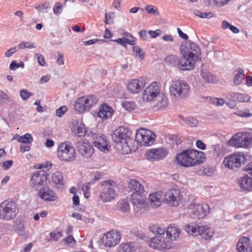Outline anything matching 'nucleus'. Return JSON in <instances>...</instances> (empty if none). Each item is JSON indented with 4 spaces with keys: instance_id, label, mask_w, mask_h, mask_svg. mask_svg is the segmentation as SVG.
Segmentation results:
<instances>
[{
    "instance_id": "obj_1",
    "label": "nucleus",
    "mask_w": 252,
    "mask_h": 252,
    "mask_svg": "<svg viewBox=\"0 0 252 252\" xmlns=\"http://www.w3.org/2000/svg\"><path fill=\"white\" fill-rule=\"evenodd\" d=\"M131 131L128 128L120 126L111 134V138L116 144L117 148L123 154H128L132 150L133 139L130 137Z\"/></svg>"
},
{
    "instance_id": "obj_2",
    "label": "nucleus",
    "mask_w": 252,
    "mask_h": 252,
    "mask_svg": "<svg viewBox=\"0 0 252 252\" xmlns=\"http://www.w3.org/2000/svg\"><path fill=\"white\" fill-rule=\"evenodd\" d=\"M188 42H189V45H187V41L182 42L180 52L184 57V60H186V62H188V65H186L187 68L193 69L195 63L201 60V51L197 44L190 41Z\"/></svg>"
},
{
    "instance_id": "obj_3",
    "label": "nucleus",
    "mask_w": 252,
    "mask_h": 252,
    "mask_svg": "<svg viewBox=\"0 0 252 252\" xmlns=\"http://www.w3.org/2000/svg\"><path fill=\"white\" fill-rule=\"evenodd\" d=\"M101 185L103 188L99 193V198L103 202H110L117 197L116 182L108 180L101 182Z\"/></svg>"
},
{
    "instance_id": "obj_4",
    "label": "nucleus",
    "mask_w": 252,
    "mask_h": 252,
    "mask_svg": "<svg viewBox=\"0 0 252 252\" xmlns=\"http://www.w3.org/2000/svg\"><path fill=\"white\" fill-rule=\"evenodd\" d=\"M19 213L16 203L12 200H5L0 204V219L9 221L16 218Z\"/></svg>"
},
{
    "instance_id": "obj_5",
    "label": "nucleus",
    "mask_w": 252,
    "mask_h": 252,
    "mask_svg": "<svg viewBox=\"0 0 252 252\" xmlns=\"http://www.w3.org/2000/svg\"><path fill=\"white\" fill-rule=\"evenodd\" d=\"M190 86L185 81L176 80L172 81L169 88V93L171 96L177 99H185L189 93Z\"/></svg>"
},
{
    "instance_id": "obj_6",
    "label": "nucleus",
    "mask_w": 252,
    "mask_h": 252,
    "mask_svg": "<svg viewBox=\"0 0 252 252\" xmlns=\"http://www.w3.org/2000/svg\"><path fill=\"white\" fill-rule=\"evenodd\" d=\"M230 146L237 148L250 149L252 147V133L239 132L229 140Z\"/></svg>"
},
{
    "instance_id": "obj_7",
    "label": "nucleus",
    "mask_w": 252,
    "mask_h": 252,
    "mask_svg": "<svg viewBox=\"0 0 252 252\" xmlns=\"http://www.w3.org/2000/svg\"><path fill=\"white\" fill-rule=\"evenodd\" d=\"M246 160L243 153H234L224 158L223 164L226 167L236 171L245 164Z\"/></svg>"
},
{
    "instance_id": "obj_8",
    "label": "nucleus",
    "mask_w": 252,
    "mask_h": 252,
    "mask_svg": "<svg viewBox=\"0 0 252 252\" xmlns=\"http://www.w3.org/2000/svg\"><path fill=\"white\" fill-rule=\"evenodd\" d=\"M58 157L61 160L70 162L76 158V151L74 148L68 142L61 143L57 150Z\"/></svg>"
},
{
    "instance_id": "obj_9",
    "label": "nucleus",
    "mask_w": 252,
    "mask_h": 252,
    "mask_svg": "<svg viewBox=\"0 0 252 252\" xmlns=\"http://www.w3.org/2000/svg\"><path fill=\"white\" fill-rule=\"evenodd\" d=\"M185 230L189 234L195 236L200 235L205 240L210 239L213 236V233L208 227L200 225L196 223H191L186 226Z\"/></svg>"
},
{
    "instance_id": "obj_10",
    "label": "nucleus",
    "mask_w": 252,
    "mask_h": 252,
    "mask_svg": "<svg viewBox=\"0 0 252 252\" xmlns=\"http://www.w3.org/2000/svg\"><path fill=\"white\" fill-rule=\"evenodd\" d=\"M153 135H155L151 131L145 128L136 130L135 141L141 146H149L153 144L155 139Z\"/></svg>"
},
{
    "instance_id": "obj_11",
    "label": "nucleus",
    "mask_w": 252,
    "mask_h": 252,
    "mask_svg": "<svg viewBox=\"0 0 252 252\" xmlns=\"http://www.w3.org/2000/svg\"><path fill=\"white\" fill-rule=\"evenodd\" d=\"M176 160L180 165L186 167L195 166L197 161L193 158L192 149L184 150L178 154L176 156Z\"/></svg>"
},
{
    "instance_id": "obj_12",
    "label": "nucleus",
    "mask_w": 252,
    "mask_h": 252,
    "mask_svg": "<svg viewBox=\"0 0 252 252\" xmlns=\"http://www.w3.org/2000/svg\"><path fill=\"white\" fill-rule=\"evenodd\" d=\"M160 93V86L157 82L152 83L147 86L142 94L144 101L150 102L155 100Z\"/></svg>"
},
{
    "instance_id": "obj_13",
    "label": "nucleus",
    "mask_w": 252,
    "mask_h": 252,
    "mask_svg": "<svg viewBox=\"0 0 252 252\" xmlns=\"http://www.w3.org/2000/svg\"><path fill=\"white\" fill-rule=\"evenodd\" d=\"M190 216L193 219H201L207 215L209 211V207L207 204H199L191 203L189 207Z\"/></svg>"
},
{
    "instance_id": "obj_14",
    "label": "nucleus",
    "mask_w": 252,
    "mask_h": 252,
    "mask_svg": "<svg viewBox=\"0 0 252 252\" xmlns=\"http://www.w3.org/2000/svg\"><path fill=\"white\" fill-rule=\"evenodd\" d=\"M49 174L44 171H38L33 173L31 179V185L38 190L40 187H44L46 184Z\"/></svg>"
},
{
    "instance_id": "obj_15",
    "label": "nucleus",
    "mask_w": 252,
    "mask_h": 252,
    "mask_svg": "<svg viewBox=\"0 0 252 252\" xmlns=\"http://www.w3.org/2000/svg\"><path fill=\"white\" fill-rule=\"evenodd\" d=\"M243 170L250 172L241 178L239 181V185L244 190L252 191V161L247 165Z\"/></svg>"
},
{
    "instance_id": "obj_16",
    "label": "nucleus",
    "mask_w": 252,
    "mask_h": 252,
    "mask_svg": "<svg viewBox=\"0 0 252 252\" xmlns=\"http://www.w3.org/2000/svg\"><path fill=\"white\" fill-rule=\"evenodd\" d=\"M149 245L150 247L160 251L169 250L171 247L170 241L160 235L152 238Z\"/></svg>"
},
{
    "instance_id": "obj_17",
    "label": "nucleus",
    "mask_w": 252,
    "mask_h": 252,
    "mask_svg": "<svg viewBox=\"0 0 252 252\" xmlns=\"http://www.w3.org/2000/svg\"><path fill=\"white\" fill-rule=\"evenodd\" d=\"M120 233L118 231L112 230L103 235L101 238L103 244L108 247H112L117 245L120 241Z\"/></svg>"
},
{
    "instance_id": "obj_18",
    "label": "nucleus",
    "mask_w": 252,
    "mask_h": 252,
    "mask_svg": "<svg viewBox=\"0 0 252 252\" xmlns=\"http://www.w3.org/2000/svg\"><path fill=\"white\" fill-rule=\"evenodd\" d=\"M147 83V79L141 77L129 81L127 84V88L131 94H139Z\"/></svg>"
},
{
    "instance_id": "obj_19",
    "label": "nucleus",
    "mask_w": 252,
    "mask_h": 252,
    "mask_svg": "<svg viewBox=\"0 0 252 252\" xmlns=\"http://www.w3.org/2000/svg\"><path fill=\"white\" fill-rule=\"evenodd\" d=\"M180 191L179 189H169L164 195V200L170 206L177 207L180 200Z\"/></svg>"
},
{
    "instance_id": "obj_20",
    "label": "nucleus",
    "mask_w": 252,
    "mask_h": 252,
    "mask_svg": "<svg viewBox=\"0 0 252 252\" xmlns=\"http://www.w3.org/2000/svg\"><path fill=\"white\" fill-rule=\"evenodd\" d=\"M165 62L168 63L171 66H178V68H181L183 70H189L191 69L186 68V64L188 65V62H186V60H184V57L179 59V57L177 56L170 55L167 56L165 58Z\"/></svg>"
},
{
    "instance_id": "obj_21",
    "label": "nucleus",
    "mask_w": 252,
    "mask_h": 252,
    "mask_svg": "<svg viewBox=\"0 0 252 252\" xmlns=\"http://www.w3.org/2000/svg\"><path fill=\"white\" fill-rule=\"evenodd\" d=\"M76 147L79 153L85 158H90L94 152L93 145L87 140L79 142Z\"/></svg>"
},
{
    "instance_id": "obj_22",
    "label": "nucleus",
    "mask_w": 252,
    "mask_h": 252,
    "mask_svg": "<svg viewBox=\"0 0 252 252\" xmlns=\"http://www.w3.org/2000/svg\"><path fill=\"white\" fill-rule=\"evenodd\" d=\"M38 196L41 199L45 201H54L58 198V196L55 192L49 189L48 186H45L39 189Z\"/></svg>"
},
{
    "instance_id": "obj_23",
    "label": "nucleus",
    "mask_w": 252,
    "mask_h": 252,
    "mask_svg": "<svg viewBox=\"0 0 252 252\" xmlns=\"http://www.w3.org/2000/svg\"><path fill=\"white\" fill-rule=\"evenodd\" d=\"M167 152L164 148L152 149L148 151L146 154L147 158H154L159 160L165 158Z\"/></svg>"
},
{
    "instance_id": "obj_24",
    "label": "nucleus",
    "mask_w": 252,
    "mask_h": 252,
    "mask_svg": "<svg viewBox=\"0 0 252 252\" xmlns=\"http://www.w3.org/2000/svg\"><path fill=\"white\" fill-rule=\"evenodd\" d=\"M128 187L132 194H135L136 196L143 195L144 193V189L143 186L137 180L135 179L130 180Z\"/></svg>"
},
{
    "instance_id": "obj_25",
    "label": "nucleus",
    "mask_w": 252,
    "mask_h": 252,
    "mask_svg": "<svg viewBox=\"0 0 252 252\" xmlns=\"http://www.w3.org/2000/svg\"><path fill=\"white\" fill-rule=\"evenodd\" d=\"M113 108L106 103L102 104L97 112L98 117L103 120L111 118L113 114Z\"/></svg>"
},
{
    "instance_id": "obj_26",
    "label": "nucleus",
    "mask_w": 252,
    "mask_h": 252,
    "mask_svg": "<svg viewBox=\"0 0 252 252\" xmlns=\"http://www.w3.org/2000/svg\"><path fill=\"white\" fill-rule=\"evenodd\" d=\"M131 202L133 205V209L135 213H138L144 207L145 201L144 196H136L135 194L131 195Z\"/></svg>"
},
{
    "instance_id": "obj_27",
    "label": "nucleus",
    "mask_w": 252,
    "mask_h": 252,
    "mask_svg": "<svg viewBox=\"0 0 252 252\" xmlns=\"http://www.w3.org/2000/svg\"><path fill=\"white\" fill-rule=\"evenodd\" d=\"M93 143L94 145L102 152H105L108 150L107 142L104 136L96 137L94 138Z\"/></svg>"
},
{
    "instance_id": "obj_28",
    "label": "nucleus",
    "mask_w": 252,
    "mask_h": 252,
    "mask_svg": "<svg viewBox=\"0 0 252 252\" xmlns=\"http://www.w3.org/2000/svg\"><path fill=\"white\" fill-rule=\"evenodd\" d=\"M52 180L54 184V187H56L58 189L62 190L63 187V174L59 171H56L52 174Z\"/></svg>"
},
{
    "instance_id": "obj_29",
    "label": "nucleus",
    "mask_w": 252,
    "mask_h": 252,
    "mask_svg": "<svg viewBox=\"0 0 252 252\" xmlns=\"http://www.w3.org/2000/svg\"><path fill=\"white\" fill-rule=\"evenodd\" d=\"M13 229L20 236L26 235L24 221L21 219L18 218L13 221Z\"/></svg>"
},
{
    "instance_id": "obj_30",
    "label": "nucleus",
    "mask_w": 252,
    "mask_h": 252,
    "mask_svg": "<svg viewBox=\"0 0 252 252\" xmlns=\"http://www.w3.org/2000/svg\"><path fill=\"white\" fill-rule=\"evenodd\" d=\"M179 230L174 225H170L166 230V238L169 241H175L179 237Z\"/></svg>"
},
{
    "instance_id": "obj_31",
    "label": "nucleus",
    "mask_w": 252,
    "mask_h": 252,
    "mask_svg": "<svg viewBox=\"0 0 252 252\" xmlns=\"http://www.w3.org/2000/svg\"><path fill=\"white\" fill-rule=\"evenodd\" d=\"M227 98L237 100L239 102H247L250 101L251 97L247 94L232 93L228 94Z\"/></svg>"
},
{
    "instance_id": "obj_32",
    "label": "nucleus",
    "mask_w": 252,
    "mask_h": 252,
    "mask_svg": "<svg viewBox=\"0 0 252 252\" xmlns=\"http://www.w3.org/2000/svg\"><path fill=\"white\" fill-rule=\"evenodd\" d=\"M250 243V239L248 237L241 238L237 244V248L239 252H244L247 249Z\"/></svg>"
},
{
    "instance_id": "obj_33",
    "label": "nucleus",
    "mask_w": 252,
    "mask_h": 252,
    "mask_svg": "<svg viewBox=\"0 0 252 252\" xmlns=\"http://www.w3.org/2000/svg\"><path fill=\"white\" fill-rule=\"evenodd\" d=\"M84 99V98L83 97H79L76 99L74 105V109L76 111L82 113L88 110L87 106L83 101Z\"/></svg>"
},
{
    "instance_id": "obj_34",
    "label": "nucleus",
    "mask_w": 252,
    "mask_h": 252,
    "mask_svg": "<svg viewBox=\"0 0 252 252\" xmlns=\"http://www.w3.org/2000/svg\"><path fill=\"white\" fill-rule=\"evenodd\" d=\"M84 97V102L86 104L88 110H90L91 108L96 104L98 99L94 95H88L83 96Z\"/></svg>"
},
{
    "instance_id": "obj_35",
    "label": "nucleus",
    "mask_w": 252,
    "mask_h": 252,
    "mask_svg": "<svg viewBox=\"0 0 252 252\" xmlns=\"http://www.w3.org/2000/svg\"><path fill=\"white\" fill-rule=\"evenodd\" d=\"M200 76L204 81L208 83H214L216 80V77L210 72L201 70Z\"/></svg>"
},
{
    "instance_id": "obj_36",
    "label": "nucleus",
    "mask_w": 252,
    "mask_h": 252,
    "mask_svg": "<svg viewBox=\"0 0 252 252\" xmlns=\"http://www.w3.org/2000/svg\"><path fill=\"white\" fill-rule=\"evenodd\" d=\"M192 153L193 154L194 160H197L195 163V165L201 164L205 160L206 158L203 152L192 149Z\"/></svg>"
},
{
    "instance_id": "obj_37",
    "label": "nucleus",
    "mask_w": 252,
    "mask_h": 252,
    "mask_svg": "<svg viewBox=\"0 0 252 252\" xmlns=\"http://www.w3.org/2000/svg\"><path fill=\"white\" fill-rule=\"evenodd\" d=\"M148 199L152 205H155L156 207H158L160 205V203L162 198H161V196L158 193L155 192V193H151L149 195Z\"/></svg>"
},
{
    "instance_id": "obj_38",
    "label": "nucleus",
    "mask_w": 252,
    "mask_h": 252,
    "mask_svg": "<svg viewBox=\"0 0 252 252\" xmlns=\"http://www.w3.org/2000/svg\"><path fill=\"white\" fill-rule=\"evenodd\" d=\"M155 99L157 101V106L159 108L165 107L168 104V99L163 93H160Z\"/></svg>"
},
{
    "instance_id": "obj_39",
    "label": "nucleus",
    "mask_w": 252,
    "mask_h": 252,
    "mask_svg": "<svg viewBox=\"0 0 252 252\" xmlns=\"http://www.w3.org/2000/svg\"><path fill=\"white\" fill-rule=\"evenodd\" d=\"M236 71L237 73L234 78L233 82L236 85H238L242 83L245 74L244 70L241 68H239Z\"/></svg>"
},
{
    "instance_id": "obj_40",
    "label": "nucleus",
    "mask_w": 252,
    "mask_h": 252,
    "mask_svg": "<svg viewBox=\"0 0 252 252\" xmlns=\"http://www.w3.org/2000/svg\"><path fill=\"white\" fill-rule=\"evenodd\" d=\"M33 139L32 135L30 133H26L25 135L19 136L18 141L24 144H31Z\"/></svg>"
},
{
    "instance_id": "obj_41",
    "label": "nucleus",
    "mask_w": 252,
    "mask_h": 252,
    "mask_svg": "<svg viewBox=\"0 0 252 252\" xmlns=\"http://www.w3.org/2000/svg\"><path fill=\"white\" fill-rule=\"evenodd\" d=\"M185 123L191 127L196 126L198 124V120L194 117H188L184 119Z\"/></svg>"
},
{
    "instance_id": "obj_42",
    "label": "nucleus",
    "mask_w": 252,
    "mask_h": 252,
    "mask_svg": "<svg viewBox=\"0 0 252 252\" xmlns=\"http://www.w3.org/2000/svg\"><path fill=\"white\" fill-rule=\"evenodd\" d=\"M118 252H132V247L128 243L121 244L118 248Z\"/></svg>"
},
{
    "instance_id": "obj_43",
    "label": "nucleus",
    "mask_w": 252,
    "mask_h": 252,
    "mask_svg": "<svg viewBox=\"0 0 252 252\" xmlns=\"http://www.w3.org/2000/svg\"><path fill=\"white\" fill-rule=\"evenodd\" d=\"M194 14L201 18L209 19L214 16V14L212 12H202L199 10H196L194 12Z\"/></svg>"
},
{
    "instance_id": "obj_44",
    "label": "nucleus",
    "mask_w": 252,
    "mask_h": 252,
    "mask_svg": "<svg viewBox=\"0 0 252 252\" xmlns=\"http://www.w3.org/2000/svg\"><path fill=\"white\" fill-rule=\"evenodd\" d=\"M122 106L126 110L131 111L135 109L136 105L133 101H125L123 102Z\"/></svg>"
},
{
    "instance_id": "obj_45",
    "label": "nucleus",
    "mask_w": 252,
    "mask_h": 252,
    "mask_svg": "<svg viewBox=\"0 0 252 252\" xmlns=\"http://www.w3.org/2000/svg\"><path fill=\"white\" fill-rule=\"evenodd\" d=\"M36 47L35 44L31 42H21L18 45V48L20 49H24L25 48H35Z\"/></svg>"
},
{
    "instance_id": "obj_46",
    "label": "nucleus",
    "mask_w": 252,
    "mask_h": 252,
    "mask_svg": "<svg viewBox=\"0 0 252 252\" xmlns=\"http://www.w3.org/2000/svg\"><path fill=\"white\" fill-rule=\"evenodd\" d=\"M120 209L122 212H127L130 210V206L128 201L123 200L120 204Z\"/></svg>"
},
{
    "instance_id": "obj_47",
    "label": "nucleus",
    "mask_w": 252,
    "mask_h": 252,
    "mask_svg": "<svg viewBox=\"0 0 252 252\" xmlns=\"http://www.w3.org/2000/svg\"><path fill=\"white\" fill-rule=\"evenodd\" d=\"M133 51L136 53V56L139 57L141 60H142L145 57V54L141 51V48L138 46L133 47Z\"/></svg>"
},
{
    "instance_id": "obj_48",
    "label": "nucleus",
    "mask_w": 252,
    "mask_h": 252,
    "mask_svg": "<svg viewBox=\"0 0 252 252\" xmlns=\"http://www.w3.org/2000/svg\"><path fill=\"white\" fill-rule=\"evenodd\" d=\"M20 95L23 100L28 99L32 94L29 92L27 89H22L20 92Z\"/></svg>"
},
{
    "instance_id": "obj_49",
    "label": "nucleus",
    "mask_w": 252,
    "mask_h": 252,
    "mask_svg": "<svg viewBox=\"0 0 252 252\" xmlns=\"http://www.w3.org/2000/svg\"><path fill=\"white\" fill-rule=\"evenodd\" d=\"M63 241L64 242L65 245L67 244L72 247L75 245L76 242V241L72 235H69L68 237L64 238Z\"/></svg>"
},
{
    "instance_id": "obj_50",
    "label": "nucleus",
    "mask_w": 252,
    "mask_h": 252,
    "mask_svg": "<svg viewBox=\"0 0 252 252\" xmlns=\"http://www.w3.org/2000/svg\"><path fill=\"white\" fill-rule=\"evenodd\" d=\"M62 11V4L60 2H57L55 3L53 7V12L55 14L58 16L61 14Z\"/></svg>"
},
{
    "instance_id": "obj_51",
    "label": "nucleus",
    "mask_w": 252,
    "mask_h": 252,
    "mask_svg": "<svg viewBox=\"0 0 252 252\" xmlns=\"http://www.w3.org/2000/svg\"><path fill=\"white\" fill-rule=\"evenodd\" d=\"M67 110V108L66 106H62L57 109L56 114L59 117H62Z\"/></svg>"
},
{
    "instance_id": "obj_52",
    "label": "nucleus",
    "mask_w": 252,
    "mask_h": 252,
    "mask_svg": "<svg viewBox=\"0 0 252 252\" xmlns=\"http://www.w3.org/2000/svg\"><path fill=\"white\" fill-rule=\"evenodd\" d=\"M62 236V232L52 231L50 233V236L55 241H57Z\"/></svg>"
},
{
    "instance_id": "obj_53",
    "label": "nucleus",
    "mask_w": 252,
    "mask_h": 252,
    "mask_svg": "<svg viewBox=\"0 0 252 252\" xmlns=\"http://www.w3.org/2000/svg\"><path fill=\"white\" fill-rule=\"evenodd\" d=\"M36 57L38 63L39 65L43 66L45 64V61L44 56L39 53H35L34 57Z\"/></svg>"
},
{
    "instance_id": "obj_54",
    "label": "nucleus",
    "mask_w": 252,
    "mask_h": 252,
    "mask_svg": "<svg viewBox=\"0 0 252 252\" xmlns=\"http://www.w3.org/2000/svg\"><path fill=\"white\" fill-rule=\"evenodd\" d=\"M84 126L80 125L77 126L76 131L79 137L84 136L86 134L87 131Z\"/></svg>"
},
{
    "instance_id": "obj_55",
    "label": "nucleus",
    "mask_w": 252,
    "mask_h": 252,
    "mask_svg": "<svg viewBox=\"0 0 252 252\" xmlns=\"http://www.w3.org/2000/svg\"><path fill=\"white\" fill-rule=\"evenodd\" d=\"M145 10L148 13L150 14H154L158 11V8L151 5L146 6L145 7Z\"/></svg>"
},
{
    "instance_id": "obj_56",
    "label": "nucleus",
    "mask_w": 252,
    "mask_h": 252,
    "mask_svg": "<svg viewBox=\"0 0 252 252\" xmlns=\"http://www.w3.org/2000/svg\"><path fill=\"white\" fill-rule=\"evenodd\" d=\"M18 49L16 47L8 49L5 53V56L7 57H10L14 53H15Z\"/></svg>"
},
{
    "instance_id": "obj_57",
    "label": "nucleus",
    "mask_w": 252,
    "mask_h": 252,
    "mask_svg": "<svg viewBox=\"0 0 252 252\" xmlns=\"http://www.w3.org/2000/svg\"><path fill=\"white\" fill-rule=\"evenodd\" d=\"M50 4L48 2H45L43 4L39 5L35 7V8L37 10H39L40 11L42 10V9H47L50 8Z\"/></svg>"
},
{
    "instance_id": "obj_58",
    "label": "nucleus",
    "mask_w": 252,
    "mask_h": 252,
    "mask_svg": "<svg viewBox=\"0 0 252 252\" xmlns=\"http://www.w3.org/2000/svg\"><path fill=\"white\" fill-rule=\"evenodd\" d=\"M114 14L113 12H110L109 13H106L105 14V20L104 22L106 24H110L112 22H111L112 16L111 15Z\"/></svg>"
},
{
    "instance_id": "obj_59",
    "label": "nucleus",
    "mask_w": 252,
    "mask_h": 252,
    "mask_svg": "<svg viewBox=\"0 0 252 252\" xmlns=\"http://www.w3.org/2000/svg\"><path fill=\"white\" fill-rule=\"evenodd\" d=\"M196 146L197 148L201 149L202 150H204L206 149V145L200 140H198L196 141Z\"/></svg>"
},
{
    "instance_id": "obj_60",
    "label": "nucleus",
    "mask_w": 252,
    "mask_h": 252,
    "mask_svg": "<svg viewBox=\"0 0 252 252\" xmlns=\"http://www.w3.org/2000/svg\"><path fill=\"white\" fill-rule=\"evenodd\" d=\"M213 103L218 106H222L223 104H224L225 100L222 98H215L213 100Z\"/></svg>"
},
{
    "instance_id": "obj_61",
    "label": "nucleus",
    "mask_w": 252,
    "mask_h": 252,
    "mask_svg": "<svg viewBox=\"0 0 252 252\" xmlns=\"http://www.w3.org/2000/svg\"><path fill=\"white\" fill-rule=\"evenodd\" d=\"M161 33L160 30H157L156 31H149V34L153 37L156 38Z\"/></svg>"
},
{
    "instance_id": "obj_62",
    "label": "nucleus",
    "mask_w": 252,
    "mask_h": 252,
    "mask_svg": "<svg viewBox=\"0 0 252 252\" xmlns=\"http://www.w3.org/2000/svg\"><path fill=\"white\" fill-rule=\"evenodd\" d=\"M13 164V161L11 160H6L3 163V167L5 169H9Z\"/></svg>"
},
{
    "instance_id": "obj_63",
    "label": "nucleus",
    "mask_w": 252,
    "mask_h": 252,
    "mask_svg": "<svg viewBox=\"0 0 252 252\" xmlns=\"http://www.w3.org/2000/svg\"><path fill=\"white\" fill-rule=\"evenodd\" d=\"M177 32L179 35L180 37L182 38L185 39V40H188V36L187 34L184 33L182 30L179 28H177Z\"/></svg>"
},
{
    "instance_id": "obj_64",
    "label": "nucleus",
    "mask_w": 252,
    "mask_h": 252,
    "mask_svg": "<svg viewBox=\"0 0 252 252\" xmlns=\"http://www.w3.org/2000/svg\"><path fill=\"white\" fill-rule=\"evenodd\" d=\"M31 144L29 145H22L20 147V151L22 153L29 151L31 149Z\"/></svg>"
}]
</instances>
